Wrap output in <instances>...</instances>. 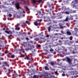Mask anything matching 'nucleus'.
Listing matches in <instances>:
<instances>
[{
	"label": "nucleus",
	"instance_id": "obj_6",
	"mask_svg": "<svg viewBox=\"0 0 78 78\" xmlns=\"http://www.w3.org/2000/svg\"><path fill=\"white\" fill-rule=\"evenodd\" d=\"M19 5H20V4H19V2L16 3V8L17 9H19V8H20V6H19Z\"/></svg>",
	"mask_w": 78,
	"mask_h": 78
},
{
	"label": "nucleus",
	"instance_id": "obj_64",
	"mask_svg": "<svg viewBox=\"0 0 78 78\" xmlns=\"http://www.w3.org/2000/svg\"><path fill=\"white\" fill-rule=\"evenodd\" d=\"M19 76H20V77H21V75H19Z\"/></svg>",
	"mask_w": 78,
	"mask_h": 78
},
{
	"label": "nucleus",
	"instance_id": "obj_32",
	"mask_svg": "<svg viewBox=\"0 0 78 78\" xmlns=\"http://www.w3.org/2000/svg\"><path fill=\"white\" fill-rule=\"evenodd\" d=\"M62 50H65V47L64 46H62Z\"/></svg>",
	"mask_w": 78,
	"mask_h": 78
},
{
	"label": "nucleus",
	"instance_id": "obj_34",
	"mask_svg": "<svg viewBox=\"0 0 78 78\" xmlns=\"http://www.w3.org/2000/svg\"><path fill=\"white\" fill-rule=\"evenodd\" d=\"M14 76H18V74L17 73H15L14 75Z\"/></svg>",
	"mask_w": 78,
	"mask_h": 78
},
{
	"label": "nucleus",
	"instance_id": "obj_52",
	"mask_svg": "<svg viewBox=\"0 0 78 78\" xmlns=\"http://www.w3.org/2000/svg\"><path fill=\"white\" fill-rule=\"evenodd\" d=\"M55 74H57V73H58V71L55 72Z\"/></svg>",
	"mask_w": 78,
	"mask_h": 78
},
{
	"label": "nucleus",
	"instance_id": "obj_50",
	"mask_svg": "<svg viewBox=\"0 0 78 78\" xmlns=\"http://www.w3.org/2000/svg\"><path fill=\"white\" fill-rule=\"evenodd\" d=\"M55 36H58V34L56 33L55 34Z\"/></svg>",
	"mask_w": 78,
	"mask_h": 78
},
{
	"label": "nucleus",
	"instance_id": "obj_3",
	"mask_svg": "<svg viewBox=\"0 0 78 78\" xmlns=\"http://www.w3.org/2000/svg\"><path fill=\"white\" fill-rule=\"evenodd\" d=\"M31 47H32V46H31V45L29 44L27 45V48H26L25 50H31L32 49Z\"/></svg>",
	"mask_w": 78,
	"mask_h": 78
},
{
	"label": "nucleus",
	"instance_id": "obj_38",
	"mask_svg": "<svg viewBox=\"0 0 78 78\" xmlns=\"http://www.w3.org/2000/svg\"><path fill=\"white\" fill-rule=\"evenodd\" d=\"M37 47H38L40 48L41 47V44H38V45H37Z\"/></svg>",
	"mask_w": 78,
	"mask_h": 78
},
{
	"label": "nucleus",
	"instance_id": "obj_16",
	"mask_svg": "<svg viewBox=\"0 0 78 78\" xmlns=\"http://www.w3.org/2000/svg\"><path fill=\"white\" fill-rule=\"evenodd\" d=\"M32 2L34 3L35 4L36 3V0H32Z\"/></svg>",
	"mask_w": 78,
	"mask_h": 78
},
{
	"label": "nucleus",
	"instance_id": "obj_41",
	"mask_svg": "<svg viewBox=\"0 0 78 78\" xmlns=\"http://www.w3.org/2000/svg\"><path fill=\"white\" fill-rule=\"evenodd\" d=\"M62 76H66V74L64 73L62 74Z\"/></svg>",
	"mask_w": 78,
	"mask_h": 78
},
{
	"label": "nucleus",
	"instance_id": "obj_8",
	"mask_svg": "<svg viewBox=\"0 0 78 78\" xmlns=\"http://www.w3.org/2000/svg\"><path fill=\"white\" fill-rule=\"evenodd\" d=\"M15 27H16L17 30H20V28L19 27V26H18V25H16L15 26Z\"/></svg>",
	"mask_w": 78,
	"mask_h": 78
},
{
	"label": "nucleus",
	"instance_id": "obj_22",
	"mask_svg": "<svg viewBox=\"0 0 78 78\" xmlns=\"http://www.w3.org/2000/svg\"><path fill=\"white\" fill-rule=\"evenodd\" d=\"M47 21L48 22V21H50V18L49 17H48L47 19Z\"/></svg>",
	"mask_w": 78,
	"mask_h": 78
},
{
	"label": "nucleus",
	"instance_id": "obj_49",
	"mask_svg": "<svg viewBox=\"0 0 78 78\" xmlns=\"http://www.w3.org/2000/svg\"><path fill=\"white\" fill-rule=\"evenodd\" d=\"M60 27L61 28H63V27H62V26H60Z\"/></svg>",
	"mask_w": 78,
	"mask_h": 78
},
{
	"label": "nucleus",
	"instance_id": "obj_59",
	"mask_svg": "<svg viewBox=\"0 0 78 78\" xmlns=\"http://www.w3.org/2000/svg\"><path fill=\"white\" fill-rule=\"evenodd\" d=\"M43 17L44 18V19H46V17H45V16H44V17Z\"/></svg>",
	"mask_w": 78,
	"mask_h": 78
},
{
	"label": "nucleus",
	"instance_id": "obj_61",
	"mask_svg": "<svg viewBox=\"0 0 78 78\" xmlns=\"http://www.w3.org/2000/svg\"><path fill=\"white\" fill-rule=\"evenodd\" d=\"M1 59H2V60H3V58H1Z\"/></svg>",
	"mask_w": 78,
	"mask_h": 78
},
{
	"label": "nucleus",
	"instance_id": "obj_20",
	"mask_svg": "<svg viewBox=\"0 0 78 78\" xmlns=\"http://www.w3.org/2000/svg\"><path fill=\"white\" fill-rule=\"evenodd\" d=\"M44 69L46 70H48V67L47 66H45L44 67Z\"/></svg>",
	"mask_w": 78,
	"mask_h": 78
},
{
	"label": "nucleus",
	"instance_id": "obj_55",
	"mask_svg": "<svg viewBox=\"0 0 78 78\" xmlns=\"http://www.w3.org/2000/svg\"><path fill=\"white\" fill-rule=\"evenodd\" d=\"M23 13H25V11H24V10H23Z\"/></svg>",
	"mask_w": 78,
	"mask_h": 78
},
{
	"label": "nucleus",
	"instance_id": "obj_40",
	"mask_svg": "<svg viewBox=\"0 0 78 78\" xmlns=\"http://www.w3.org/2000/svg\"><path fill=\"white\" fill-rule=\"evenodd\" d=\"M25 39H26V40H27V41H28V40H29V39L28 38V37H27Z\"/></svg>",
	"mask_w": 78,
	"mask_h": 78
},
{
	"label": "nucleus",
	"instance_id": "obj_30",
	"mask_svg": "<svg viewBox=\"0 0 78 78\" xmlns=\"http://www.w3.org/2000/svg\"><path fill=\"white\" fill-rule=\"evenodd\" d=\"M9 17H12V14H9Z\"/></svg>",
	"mask_w": 78,
	"mask_h": 78
},
{
	"label": "nucleus",
	"instance_id": "obj_42",
	"mask_svg": "<svg viewBox=\"0 0 78 78\" xmlns=\"http://www.w3.org/2000/svg\"><path fill=\"white\" fill-rule=\"evenodd\" d=\"M50 30H51V28L50 27H49L48 28V31H50Z\"/></svg>",
	"mask_w": 78,
	"mask_h": 78
},
{
	"label": "nucleus",
	"instance_id": "obj_53",
	"mask_svg": "<svg viewBox=\"0 0 78 78\" xmlns=\"http://www.w3.org/2000/svg\"><path fill=\"white\" fill-rule=\"evenodd\" d=\"M9 54L10 55H12V53L10 52L9 53Z\"/></svg>",
	"mask_w": 78,
	"mask_h": 78
},
{
	"label": "nucleus",
	"instance_id": "obj_51",
	"mask_svg": "<svg viewBox=\"0 0 78 78\" xmlns=\"http://www.w3.org/2000/svg\"><path fill=\"white\" fill-rule=\"evenodd\" d=\"M48 7H49V8H50V7H51V5H49V4H48Z\"/></svg>",
	"mask_w": 78,
	"mask_h": 78
},
{
	"label": "nucleus",
	"instance_id": "obj_62",
	"mask_svg": "<svg viewBox=\"0 0 78 78\" xmlns=\"http://www.w3.org/2000/svg\"><path fill=\"white\" fill-rule=\"evenodd\" d=\"M76 12V11H73V12Z\"/></svg>",
	"mask_w": 78,
	"mask_h": 78
},
{
	"label": "nucleus",
	"instance_id": "obj_33",
	"mask_svg": "<svg viewBox=\"0 0 78 78\" xmlns=\"http://www.w3.org/2000/svg\"><path fill=\"white\" fill-rule=\"evenodd\" d=\"M65 13L66 14H69V12L66 11L65 12Z\"/></svg>",
	"mask_w": 78,
	"mask_h": 78
},
{
	"label": "nucleus",
	"instance_id": "obj_13",
	"mask_svg": "<svg viewBox=\"0 0 78 78\" xmlns=\"http://www.w3.org/2000/svg\"><path fill=\"white\" fill-rule=\"evenodd\" d=\"M62 10H65V9H66V6H62Z\"/></svg>",
	"mask_w": 78,
	"mask_h": 78
},
{
	"label": "nucleus",
	"instance_id": "obj_21",
	"mask_svg": "<svg viewBox=\"0 0 78 78\" xmlns=\"http://www.w3.org/2000/svg\"><path fill=\"white\" fill-rule=\"evenodd\" d=\"M68 18L66 17L65 20H64L65 22H67V21H68Z\"/></svg>",
	"mask_w": 78,
	"mask_h": 78
},
{
	"label": "nucleus",
	"instance_id": "obj_14",
	"mask_svg": "<svg viewBox=\"0 0 78 78\" xmlns=\"http://www.w3.org/2000/svg\"><path fill=\"white\" fill-rule=\"evenodd\" d=\"M68 11H69L68 12H69V13L70 14L72 12V10L71 9H69Z\"/></svg>",
	"mask_w": 78,
	"mask_h": 78
},
{
	"label": "nucleus",
	"instance_id": "obj_47",
	"mask_svg": "<svg viewBox=\"0 0 78 78\" xmlns=\"http://www.w3.org/2000/svg\"><path fill=\"white\" fill-rule=\"evenodd\" d=\"M12 36V34H11V35H9L8 36V37H11V36Z\"/></svg>",
	"mask_w": 78,
	"mask_h": 78
},
{
	"label": "nucleus",
	"instance_id": "obj_4",
	"mask_svg": "<svg viewBox=\"0 0 78 78\" xmlns=\"http://www.w3.org/2000/svg\"><path fill=\"white\" fill-rule=\"evenodd\" d=\"M22 45H23L24 47H27V44L26 42H23L21 43Z\"/></svg>",
	"mask_w": 78,
	"mask_h": 78
},
{
	"label": "nucleus",
	"instance_id": "obj_54",
	"mask_svg": "<svg viewBox=\"0 0 78 78\" xmlns=\"http://www.w3.org/2000/svg\"><path fill=\"white\" fill-rule=\"evenodd\" d=\"M5 54H7L8 53V52H7L6 51H5Z\"/></svg>",
	"mask_w": 78,
	"mask_h": 78
},
{
	"label": "nucleus",
	"instance_id": "obj_19",
	"mask_svg": "<svg viewBox=\"0 0 78 78\" xmlns=\"http://www.w3.org/2000/svg\"><path fill=\"white\" fill-rule=\"evenodd\" d=\"M5 33H7V34H9V32L7 30H6L5 31Z\"/></svg>",
	"mask_w": 78,
	"mask_h": 78
},
{
	"label": "nucleus",
	"instance_id": "obj_56",
	"mask_svg": "<svg viewBox=\"0 0 78 78\" xmlns=\"http://www.w3.org/2000/svg\"><path fill=\"white\" fill-rule=\"evenodd\" d=\"M39 21L40 22H42V20L41 19Z\"/></svg>",
	"mask_w": 78,
	"mask_h": 78
},
{
	"label": "nucleus",
	"instance_id": "obj_46",
	"mask_svg": "<svg viewBox=\"0 0 78 78\" xmlns=\"http://www.w3.org/2000/svg\"><path fill=\"white\" fill-rule=\"evenodd\" d=\"M69 39L70 40V41H72V37H70L69 38Z\"/></svg>",
	"mask_w": 78,
	"mask_h": 78
},
{
	"label": "nucleus",
	"instance_id": "obj_43",
	"mask_svg": "<svg viewBox=\"0 0 78 78\" xmlns=\"http://www.w3.org/2000/svg\"><path fill=\"white\" fill-rule=\"evenodd\" d=\"M29 23V22H28V21H26V23Z\"/></svg>",
	"mask_w": 78,
	"mask_h": 78
},
{
	"label": "nucleus",
	"instance_id": "obj_27",
	"mask_svg": "<svg viewBox=\"0 0 78 78\" xmlns=\"http://www.w3.org/2000/svg\"><path fill=\"white\" fill-rule=\"evenodd\" d=\"M37 13L39 15H41V12L40 11H38Z\"/></svg>",
	"mask_w": 78,
	"mask_h": 78
},
{
	"label": "nucleus",
	"instance_id": "obj_15",
	"mask_svg": "<svg viewBox=\"0 0 78 78\" xmlns=\"http://www.w3.org/2000/svg\"><path fill=\"white\" fill-rule=\"evenodd\" d=\"M77 34V32H76L75 31H73V35H75V34Z\"/></svg>",
	"mask_w": 78,
	"mask_h": 78
},
{
	"label": "nucleus",
	"instance_id": "obj_12",
	"mask_svg": "<svg viewBox=\"0 0 78 78\" xmlns=\"http://www.w3.org/2000/svg\"><path fill=\"white\" fill-rule=\"evenodd\" d=\"M34 40L35 41H39V40H40V39H39L37 37H36L34 39Z\"/></svg>",
	"mask_w": 78,
	"mask_h": 78
},
{
	"label": "nucleus",
	"instance_id": "obj_24",
	"mask_svg": "<svg viewBox=\"0 0 78 78\" xmlns=\"http://www.w3.org/2000/svg\"><path fill=\"white\" fill-rule=\"evenodd\" d=\"M74 74H75V75H77V74H78V72H77V71H75Z\"/></svg>",
	"mask_w": 78,
	"mask_h": 78
},
{
	"label": "nucleus",
	"instance_id": "obj_58",
	"mask_svg": "<svg viewBox=\"0 0 78 78\" xmlns=\"http://www.w3.org/2000/svg\"><path fill=\"white\" fill-rule=\"evenodd\" d=\"M44 14H41V16H44Z\"/></svg>",
	"mask_w": 78,
	"mask_h": 78
},
{
	"label": "nucleus",
	"instance_id": "obj_10",
	"mask_svg": "<svg viewBox=\"0 0 78 78\" xmlns=\"http://www.w3.org/2000/svg\"><path fill=\"white\" fill-rule=\"evenodd\" d=\"M67 34H68V35H69V36H70L72 35V34L71 33V32H70L69 31H67Z\"/></svg>",
	"mask_w": 78,
	"mask_h": 78
},
{
	"label": "nucleus",
	"instance_id": "obj_17",
	"mask_svg": "<svg viewBox=\"0 0 78 78\" xmlns=\"http://www.w3.org/2000/svg\"><path fill=\"white\" fill-rule=\"evenodd\" d=\"M26 58L27 60H29L30 59V58L28 56V55H26Z\"/></svg>",
	"mask_w": 78,
	"mask_h": 78
},
{
	"label": "nucleus",
	"instance_id": "obj_48",
	"mask_svg": "<svg viewBox=\"0 0 78 78\" xmlns=\"http://www.w3.org/2000/svg\"><path fill=\"white\" fill-rule=\"evenodd\" d=\"M54 78V76H51L50 77V78Z\"/></svg>",
	"mask_w": 78,
	"mask_h": 78
},
{
	"label": "nucleus",
	"instance_id": "obj_28",
	"mask_svg": "<svg viewBox=\"0 0 78 78\" xmlns=\"http://www.w3.org/2000/svg\"><path fill=\"white\" fill-rule=\"evenodd\" d=\"M1 8H6V7H5V6L4 5H3L2 6Z\"/></svg>",
	"mask_w": 78,
	"mask_h": 78
},
{
	"label": "nucleus",
	"instance_id": "obj_25",
	"mask_svg": "<svg viewBox=\"0 0 78 78\" xmlns=\"http://www.w3.org/2000/svg\"><path fill=\"white\" fill-rule=\"evenodd\" d=\"M25 8L26 9H27V10H29V9L28 8V7H27V6H25Z\"/></svg>",
	"mask_w": 78,
	"mask_h": 78
},
{
	"label": "nucleus",
	"instance_id": "obj_57",
	"mask_svg": "<svg viewBox=\"0 0 78 78\" xmlns=\"http://www.w3.org/2000/svg\"><path fill=\"white\" fill-rule=\"evenodd\" d=\"M28 34H29V35H30V32H28Z\"/></svg>",
	"mask_w": 78,
	"mask_h": 78
},
{
	"label": "nucleus",
	"instance_id": "obj_60",
	"mask_svg": "<svg viewBox=\"0 0 78 78\" xmlns=\"http://www.w3.org/2000/svg\"><path fill=\"white\" fill-rule=\"evenodd\" d=\"M10 34H12V32H11L10 33Z\"/></svg>",
	"mask_w": 78,
	"mask_h": 78
},
{
	"label": "nucleus",
	"instance_id": "obj_2",
	"mask_svg": "<svg viewBox=\"0 0 78 78\" xmlns=\"http://www.w3.org/2000/svg\"><path fill=\"white\" fill-rule=\"evenodd\" d=\"M66 59L67 62H68L69 64H72V60H71V58H70L67 57Z\"/></svg>",
	"mask_w": 78,
	"mask_h": 78
},
{
	"label": "nucleus",
	"instance_id": "obj_63",
	"mask_svg": "<svg viewBox=\"0 0 78 78\" xmlns=\"http://www.w3.org/2000/svg\"><path fill=\"white\" fill-rule=\"evenodd\" d=\"M61 39H64V38H63V37H61Z\"/></svg>",
	"mask_w": 78,
	"mask_h": 78
},
{
	"label": "nucleus",
	"instance_id": "obj_29",
	"mask_svg": "<svg viewBox=\"0 0 78 78\" xmlns=\"http://www.w3.org/2000/svg\"><path fill=\"white\" fill-rule=\"evenodd\" d=\"M51 65L52 66H53V65H54V62H51Z\"/></svg>",
	"mask_w": 78,
	"mask_h": 78
},
{
	"label": "nucleus",
	"instance_id": "obj_26",
	"mask_svg": "<svg viewBox=\"0 0 78 78\" xmlns=\"http://www.w3.org/2000/svg\"><path fill=\"white\" fill-rule=\"evenodd\" d=\"M37 78V75H34L33 76V78Z\"/></svg>",
	"mask_w": 78,
	"mask_h": 78
},
{
	"label": "nucleus",
	"instance_id": "obj_35",
	"mask_svg": "<svg viewBox=\"0 0 78 78\" xmlns=\"http://www.w3.org/2000/svg\"><path fill=\"white\" fill-rule=\"evenodd\" d=\"M50 51H53V49L52 48H51L50 50Z\"/></svg>",
	"mask_w": 78,
	"mask_h": 78
},
{
	"label": "nucleus",
	"instance_id": "obj_44",
	"mask_svg": "<svg viewBox=\"0 0 78 78\" xmlns=\"http://www.w3.org/2000/svg\"><path fill=\"white\" fill-rule=\"evenodd\" d=\"M46 37H49V35H47L46 36Z\"/></svg>",
	"mask_w": 78,
	"mask_h": 78
},
{
	"label": "nucleus",
	"instance_id": "obj_7",
	"mask_svg": "<svg viewBox=\"0 0 78 78\" xmlns=\"http://www.w3.org/2000/svg\"><path fill=\"white\" fill-rule=\"evenodd\" d=\"M40 41H41L42 42H45V39L44 38H42V37H41L40 39Z\"/></svg>",
	"mask_w": 78,
	"mask_h": 78
},
{
	"label": "nucleus",
	"instance_id": "obj_11",
	"mask_svg": "<svg viewBox=\"0 0 78 78\" xmlns=\"http://www.w3.org/2000/svg\"><path fill=\"white\" fill-rule=\"evenodd\" d=\"M34 25L35 26H38L39 24L37 23V21H36V22L34 23Z\"/></svg>",
	"mask_w": 78,
	"mask_h": 78
},
{
	"label": "nucleus",
	"instance_id": "obj_36",
	"mask_svg": "<svg viewBox=\"0 0 78 78\" xmlns=\"http://www.w3.org/2000/svg\"><path fill=\"white\" fill-rule=\"evenodd\" d=\"M15 56H14V55H12L11 56V58H14Z\"/></svg>",
	"mask_w": 78,
	"mask_h": 78
},
{
	"label": "nucleus",
	"instance_id": "obj_18",
	"mask_svg": "<svg viewBox=\"0 0 78 78\" xmlns=\"http://www.w3.org/2000/svg\"><path fill=\"white\" fill-rule=\"evenodd\" d=\"M74 30L76 32H77L78 31V29L77 28H74Z\"/></svg>",
	"mask_w": 78,
	"mask_h": 78
},
{
	"label": "nucleus",
	"instance_id": "obj_23",
	"mask_svg": "<svg viewBox=\"0 0 78 78\" xmlns=\"http://www.w3.org/2000/svg\"><path fill=\"white\" fill-rule=\"evenodd\" d=\"M75 51H76V53H78V48H76Z\"/></svg>",
	"mask_w": 78,
	"mask_h": 78
},
{
	"label": "nucleus",
	"instance_id": "obj_45",
	"mask_svg": "<svg viewBox=\"0 0 78 78\" xmlns=\"http://www.w3.org/2000/svg\"><path fill=\"white\" fill-rule=\"evenodd\" d=\"M8 71L9 72H11V71L9 69H8Z\"/></svg>",
	"mask_w": 78,
	"mask_h": 78
},
{
	"label": "nucleus",
	"instance_id": "obj_1",
	"mask_svg": "<svg viewBox=\"0 0 78 78\" xmlns=\"http://www.w3.org/2000/svg\"><path fill=\"white\" fill-rule=\"evenodd\" d=\"M78 0H75L73 1L71 4V6L72 8H74L77 9H78Z\"/></svg>",
	"mask_w": 78,
	"mask_h": 78
},
{
	"label": "nucleus",
	"instance_id": "obj_9",
	"mask_svg": "<svg viewBox=\"0 0 78 78\" xmlns=\"http://www.w3.org/2000/svg\"><path fill=\"white\" fill-rule=\"evenodd\" d=\"M48 74L47 72H45L44 73V76H48Z\"/></svg>",
	"mask_w": 78,
	"mask_h": 78
},
{
	"label": "nucleus",
	"instance_id": "obj_39",
	"mask_svg": "<svg viewBox=\"0 0 78 78\" xmlns=\"http://www.w3.org/2000/svg\"><path fill=\"white\" fill-rule=\"evenodd\" d=\"M38 3H41V0H38Z\"/></svg>",
	"mask_w": 78,
	"mask_h": 78
},
{
	"label": "nucleus",
	"instance_id": "obj_5",
	"mask_svg": "<svg viewBox=\"0 0 78 78\" xmlns=\"http://www.w3.org/2000/svg\"><path fill=\"white\" fill-rule=\"evenodd\" d=\"M22 1V2H24L25 4H27V5H28L29 4V1L28 0H26V1H25L24 0H19Z\"/></svg>",
	"mask_w": 78,
	"mask_h": 78
},
{
	"label": "nucleus",
	"instance_id": "obj_31",
	"mask_svg": "<svg viewBox=\"0 0 78 78\" xmlns=\"http://www.w3.org/2000/svg\"><path fill=\"white\" fill-rule=\"evenodd\" d=\"M21 57H25V55H24L22 54L21 55Z\"/></svg>",
	"mask_w": 78,
	"mask_h": 78
},
{
	"label": "nucleus",
	"instance_id": "obj_37",
	"mask_svg": "<svg viewBox=\"0 0 78 78\" xmlns=\"http://www.w3.org/2000/svg\"><path fill=\"white\" fill-rule=\"evenodd\" d=\"M6 66L8 67H9V65L8 64H7Z\"/></svg>",
	"mask_w": 78,
	"mask_h": 78
}]
</instances>
